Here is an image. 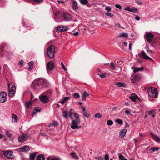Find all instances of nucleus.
<instances>
[{"label":"nucleus","mask_w":160,"mask_h":160,"mask_svg":"<svg viewBox=\"0 0 160 160\" xmlns=\"http://www.w3.org/2000/svg\"><path fill=\"white\" fill-rule=\"evenodd\" d=\"M49 86L48 82L45 79L40 78L34 80L32 82L31 87L32 89L38 88H44Z\"/></svg>","instance_id":"obj_1"},{"label":"nucleus","mask_w":160,"mask_h":160,"mask_svg":"<svg viewBox=\"0 0 160 160\" xmlns=\"http://www.w3.org/2000/svg\"><path fill=\"white\" fill-rule=\"evenodd\" d=\"M9 91L8 96L10 97H12L16 92V88L15 84L13 82H10L8 85Z\"/></svg>","instance_id":"obj_2"},{"label":"nucleus","mask_w":160,"mask_h":160,"mask_svg":"<svg viewBox=\"0 0 160 160\" xmlns=\"http://www.w3.org/2000/svg\"><path fill=\"white\" fill-rule=\"evenodd\" d=\"M148 93L149 96L152 98H156L158 95L157 90L154 87H151L148 88Z\"/></svg>","instance_id":"obj_3"},{"label":"nucleus","mask_w":160,"mask_h":160,"mask_svg":"<svg viewBox=\"0 0 160 160\" xmlns=\"http://www.w3.org/2000/svg\"><path fill=\"white\" fill-rule=\"evenodd\" d=\"M55 52V47L53 45H50L49 46L47 50V54L48 57L52 58L54 56Z\"/></svg>","instance_id":"obj_4"},{"label":"nucleus","mask_w":160,"mask_h":160,"mask_svg":"<svg viewBox=\"0 0 160 160\" xmlns=\"http://www.w3.org/2000/svg\"><path fill=\"white\" fill-rule=\"evenodd\" d=\"M7 99V94L5 92H0V102L2 103L5 102Z\"/></svg>","instance_id":"obj_5"},{"label":"nucleus","mask_w":160,"mask_h":160,"mask_svg":"<svg viewBox=\"0 0 160 160\" xmlns=\"http://www.w3.org/2000/svg\"><path fill=\"white\" fill-rule=\"evenodd\" d=\"M81 121H75L72 120L71 122L72 125H71V127L73 129H79L81 127L80 126H78V125L79 124Z\"/></svg>","instance_id":"obj_6"},{"label":"nucleus","mask_w":160,"mask_h":160,"mask_svg":"<svg viewBox=\"0 0 160 160\" xmlns=\"http://www.w3.org/2000/svg\"><path fill=\"white\" fill-rule=\"evenodd\" d=\"M55 67V65L54 62L52 61H50L48 62L46 65V69L48 72L49 70H52Z\"/></svg>","instance_id":"obj_7"},{"label":"nucleus","mask_w":160,"mask_h":160,"mask_svg":"<svg viewBox=\"0 0 160 160\" xmlns=\"http://www.w3.org/2000/svg\"><path fill=\"white\" fill-rule=\"evenodd\" d=\"M39 98L40 101L43 103H47L49 100V98L48 97L43 94L42 95L39 96Z\"/></svg>","instance_id":"obj_8"},{"label":"nucleus","mask_w":160,"mask_h":160,"mask_svg":"<svg viewBox=\"0 0 160 160\" xmlns=\"http://www.w3.org/2000/svg\"><path fill=\"white\" fill-rule=\"evenodd\" d=\"M12 153L13 152L11 151H7L4 152L3 155L8 158L11 159L14 158Z\"/></svg>","instance_id":"obj_9"},{"label":"nucleus","mask_w":160,"mask_h":160,"mask_svg":"<svg viewBox=\"0 0 160 160\" xmlns=\"http://www.w3.org/2000/svg\"><path fill=\"white\" fill-rule=\"evenodd\" d=\"M140 56L145 59L149 60L151 61L152 62H154V60L151 58L147 55L145 52L143 51H142L141 52Z\"/></svg>","instance_id":"obj_10"},{"label":"nucleus","mask_w":160,"mask_h":160,"mask_svg":"<svg viewBox=\"0 0 160 160\" xmlns=\"http://www.w3.org/2000/svg\"><path fill=\"white\" fill-rule=\"evenodd\" d=\"M68 26H58L57 28L56 31L58 32H61L68 30Z\"/></svg>","instance_id":"obj_11"},{"label":"nucleus","mask_w":160,"mask_h":160,"mask_svg":"<svg viewBox=\"0 0 160 160\" xmlns=\"http://www.w3.org/2000/svg\"><path fill=\"white\" fill-rule=\"evenodd\" d=\"M125 10H127L134 13H137L138 10V9L135 7H132V8H130L129 6H127L125 8Z\"/></svg>","instance_id":"obj_12"},{"label":"nucleus","mask_w":160,"mask_h":160,"mask_svg":"<svg viewBox=\"0 0 160 160\" xmlns=\"http://www.w3.org/2000/svg\"><path fill=\"white\" fill-rule=\"evenodd\" d=\"M28 137L27 134H23L22 136H19L18 138V140L19 142L24 141L27 140Z\"/></svg>","instance_id":"obj_13"},{"label":"nucleus","mask_w":160,"mask_h":160,"mask_svg":"<svg viewBox=\"0 0 160 160\" xmlns=\"http://www.w3.org/2000/svg\"><path fill=\"white\" fill-rule=\"evenodd\" d=\"M153 37V35L151 33H149L146 34V38L149 42L152 41Z\"/></svg>","instance_id":"obj_14"},{"label":"nucleus","mask_w":160,"mask_h":160,"mask_svg":"<svg viewBox=\"0 0 160 160\" xmlns=\"http://www.w3.org/2000/svg\"><path fill=\"white\" fill-rule=\"evenodd\" d=\"M62 17L65 20L69 21L71 20L72 17L71 15L68 13H64L63 14Z\"/></svg>","instance_id":"obj_15"},{"label":"nucleus","mask_w":160,"mask_h":160,"mask_svg":"<svg viewBox=\"0 0 160 160\" xmlns=\"http://www.w3.org/2000/svg\"><path fill=\"white\" fill-rule=\"evenodd\" d=\"M150 134L153 139L156 142H158L160 140V138L158 136L155 135L154 133L152 132H150Z\"/></svg>","instance_id":"obj_16"},{"label":"nucleus","mask_w":160,"mask_h":160,"mask_svg":"<svg viewBox=\"0 0 160 160\" xmlns=\"http://www.w3.org/2000/svg\"><path fill=\"white\" fill-rule=\"evenodd\" d=\"M72 8L74 10H77L78 8V3L75 0H72Z\"/></svg>","instance_id":"obj_17"},{"label":"nucleus","mask_w":160,"mask_h":160,"mask_svg":"<svg viewBox=\"0 0 160 160\" xmlns=\"http://www.w3.org/2000/svg\"><path fill=\"white\" fill-rule=\"evenodd\" d=\"M138 96L135 93H132L131 96L129 97V98L132 101L136 102V99L138 98Z\"/></svg>","instance_id":"obj_18"},{"label":"nucleus","mask_w":160,"mask_h":160,"mask_svg":"<svg viewBox=\"0 0 160 160\" xmlns=\"http://www.w3.org/2000/svg\"><path fill=\"white\" fill-rule=\"evenodd\" d=\"M127 130L126 129H124L123 130H122L120 132H119V136L121 138H123L126 135V133L127 132Z\"/></svg>","instance_id":"obj_19"},{"label":"nucleus","mask_w":160,"mask_h":160,"mask_svg":"<svg viewBox=\"0 0 160 160\" xmlns=\"http://www.w3.org/2000/svg\"><path fill=\"white\" fill-rule=\"evenodd\" d=\"M81 108L82 109L83 114L84 116L87 118L89 117V113L86 111L85 108L83 106H82Z\"/></svg>","instance_id":"obj_20"},{"label":"nucleus","mask_w":160,"mask_h":160,"mask_svg":"<svg viewBox=\"0 0 160 160\" xmlns=\"http://www.w3.org/2000/svg\"><path fill=\"white\" fill-rule=\"evenodd\" d=\"M38 152H32L30 154L29 158L30 160H34Z\"/></svg>","instance_id":"obj_21"},{"label":"nucleus","mask_w":160,"mask_h":160,"mask_svg":"<svg viewBox=\"0 0 160 160\" xmlns=\"http://www.w3.org/2000/svg\"><path fill=\"white\" fill-rule=\"evenodd\" d=\"M37 160H45V158L43 154H39L38 156L36 158Z\"/></svg>","instance_id":"obj_22"},{"label":"nucleus","mask_w":160,"mask_h":160,"mask_svg":"<svg viewBox=\"0 0 160 160\" xmlns=\"http://www.w3.org/2000/svg\"><path fill=\"white\" fill-rule=\"evenodd\" d=\"M21 149L23 152L28 151L30 150L29 147L27 146H22L21 148Z\"/></svg>","instance_id":"obj_23"},{"label":"nucleus","mask_w":160,"mask_h":160,"mask_svg":"<svg viewBox=\"0 0 160 160\" xmlns=\"http://www.w3.org/2000/svg\"><path fill=\"white\" fill-rule=\"evenodd\" d=\"M89 96V94H88L86 91H85L82 96V100L83 101L86 100V98L87 97Z\"/></svg>","instance_id":"obj_24"},{"label":"nucleus","mask_w":160,"mask_h":160,"mask_svg":"<svg viewBox=\"0 0 160 160\" xmlns=\"http://www.w3.org/2000/svg\"><path fill=\"white\" fill-rule=\"evenodd\" d=\"M25 107L26 108H30L32 106V103L31 101L26 102L25 104Z\"/></svg>","instance_id":"obj_25"},{"label":"nucleus","mask_w":160,"mask_h":160,"mask_svg":"<svg viewBox=\"0 0 160 160\" xmlns=\"http://www.w3.org/2000/svg\"><path fill=\"white\" fill-rule=\"evenodd\" d=\"M74 117L75 118V121H81L80 120L79 118V117L78 115L76 113H73ZM74 120V119L73 120Z\"/></svg>","instance_id":"obj_26"},{"label":"nucleus","mask_w":160,"mask_h":160,"mask_svg":"<svg viewBox=\"0 0 160 160\" xmlns=\"http://www.w3.org/2000/svg\"><path fill=\"white\" fill-rule=\"evenodd\" d=\"M118 38H122V37H124V38H128V36L127 34V33H121L118 36Z\"/></svg>","instance_id":"obj_27"},{"label":"nucleus","mask_w":160,"mask_h":160,"mask_svg":"<svg viewBox=\"0 0 160 160\" xmlns=\"http://www.w3.org/2000/svg\"><path fill=\"white\" fill-rule=\"evenodd\" d=\"M62 116L67 119L68 118V112L67 111L63 110L62 111Z\"/></svg>","instance_id":"obj_28"},{"label":"nucleus","mask_w":160,"mask_h":160,"mask_svg":"<svg viewBox=\"0 0 160 160\" xmlns=\"http://www.w3.org/2000/svg\"><path fill=\"white\" fill-rule=\"evenodd\" d=\"M116 85L119 87H123L125 86V84L122 82H117L116 83Z\"/></svg>","instance_id":"obj_29"},{"label":"nucleus","mask_w":160,"mask_h":160,"mask_svg":"<svg viewBox=\"0 0 160 160\" xmlns=\"http://www.w3.org/2000/svg\"><path fill=\"white\" fill-rule=\"evenodd\" d=\"M52 92V91L50 90H49L48 91H47L46 92H44L43 94L46 95V96L48 97L49 95H50L51 94V93Z\"/></svg>","instance_id":"obj_30"},{"label":"nucleus","mask_w":160,"mask_h":160,"mask_svg":"<svg viewBox=\"0 0 160 160\" xmlns=\"http://www.w3.org/2000/svg\"><path fill=\"white\" fill-rule=\"evenodd\" d=\"M69 98H70V97H64L63 98L62 101V102H61V103L62 104H63L65 102L67 101Z\"/></svg>","instance_id":"obj_31"},{"label":"nucleus","mask_w":160,"mask_h":160,"mask_svg":"<svg viewBox=\"0 0 160 160\" xmlns=\"http://www.w3.org/2000/svg\"><path fill=\"white\" fill-rule=\"evenodd\" d=\"M80 3L82 5H86L88 2L87 0H81Z\"/></svg>","instance_id":"obj_32"},{"label":"nucleus","mask_w":160,"mask_h":160,"mask_svg":"<svg viewBox=\"0 0 160 160\" xmlns=\"http://www.w3.org/2000/svg\"><path fill=\"white\" fill-rule=\"evenodd\" d=\"M115 122L118 123L120 125H122L123 124V121L119 119H117L115 120Z\"/></svg>","instance_id":"obj_33"},{"label":"nucleus","mask_w":160,"mask_h":160,"mask_svg":"<svg viewBox=\"0 0 160 160\" xmlns=\"http://www.w3.org/2000/svg\"><path fill=\"white\" fill-rule=\"evenodd\" d=\"M143 70V67H141L139 68H136L133 71L134 72H136L139 71H142Z\"/></svg>","instance_id":"obj_34"},{"label":"nucleus","mask_w":160,"mask_h":160,"mask_svg":"<svg viewBox=\"0 0 160 160\" xmlns=\"http://www.w3.org/2000/svg\"><path fill=\"white\" fill-rule=\"evenodd\" d=\"M12 119H13L15 122H17L18 121V118L17 115L14 114H12Z\"/></svg>","instance_id":"obj_35"},{"label":"nucleus","mask_w":160,"mask_h":160,"mask_svg":"<svg viewBox=\"0 0 160 160\" xmlns=\"http://www.w3.org/2000/svg\"><path fill=\"white\" fill-rule=\"evenodd\" d=\"M73 96L74 97V98L75 99H77L78 98L80 97V95L77 92L73 94Z\"/></svg>","instance_id":"obj_36"},{"label":"nucleus","mask_w":160,"mask_h":160,"mask_svg":"<svg viewBox=\"0 0 160 160\" xmlns=\"http://www.w3.org/2000/svg\"><path fill=\"white\" fill-rule=\"evenodd\" d=\"M4 49V46H0V55L1 56H2L3 54L2 52Z\"/></svg>","instance_id":"obj_37"},{"label":"nucleus","mask_w":160,"mask_h":160,"mask_svg":"<svg viewBox=\"0 0 160 160\" xmlns=\"http://www.w3.org/2000/svg\"><path fill=\"white\" fill-rule=\"evenodd\" d=\"M73 113L72 112V110H71L69 112V114L68 115V117L70 118L71 119H72V115L73 114Z\"/></svg>","instance_id":"obj_38"},{"label":"nucleus","mask_w":160,"mask_h":160,"mask_svg":"<svg viewBox=\"0 0 160 160\" xmlns=\"http://www.w3.org/2000/svg\"><path fill=\"white\" fill-rule=\"evenodd\" d=\"M110 66L111 67V69L112 70H114L116 68L115 65L113 64V62H111L110 63Z\"/></svg>","instance_id":"obj_39"},{"label":"nucleus","mask_w":160,"mask_h":160,"mask_svg":"<svg viewBox=\"0 0 160 160\" xmlns=\"http://www.w3.org/2000/svg\"><path fill=\"white\" fill-rule=\"evenodd\" d=\"M115 64H118L119 65H121L123 63V61H116V60H115Z\"/></svg>","instance_id":"obj_40"},{"label":"nucleus","mask_w":160,"mask_h":160,"mask_svg":"<svg viewBox=\"0 0 160 160\" xmlns=\"http://www.w3.org/2000/svg\"><path fill=\"white\" fill-rule=\"evenodd\" d=\"M95 117L97 118H101L102 117V116L100 113H97L95 114Z\"/></svg>","instance_id":"obj_41"},{"label":"nucleus","mask_w":160,"mask_h":160,"mask_svg":"<svg viewBox=\"0 0 160 160\" xmlns=\"http://www.w3.org/2000/svg\"><path fill=\"white\" fill-rule=\"evenodd\" d=\"M39 111H40V109L39 108H35L33 112L32 116H33L35 114V113H36V112Z\"/></svg>","instance_id":"obj_42"},{"label":"nucleus","mask_w":160,"mask_h":160,"mask_svg":"<svg viewBox=\"0 0 160 160\" xmlns=\"http://www.w3.org/2000/svg\"><path fill=\"white\" fill-rule=\"evenodd\" d=\"M34 2L37 3H40L41 2H42L43 1V0H32Z\"/></svg>","instance_id":"obj_43"},{"label":"nucleus","mask_w":160,"mask_h":160,"mask_svg":"<svg viewBox=\"0 0 160 160\" xmlns=\"http://www.w3.org/2000/svg\"><path fill=\"white\" fill-rule=\"evenodd\" d=\"M113 123V122L111 120H108L107 121V125H108L110 126Z\"/></svg>","instance_id":"obj_44"},{"label":"nucleus","mask_w":160,"mask_h":160,"mask_svg":"<svg viewBox=\"0 0 160 160\" xmlns=\"http://www.w3.org/2000/svg\"><path fill=\"white\" fill-rule=\"evenodd\" d=\"M140 78L138 76H135L134 77V79H135V81H136V82H137L139 81Z\"/></svg>","instance_id":"obj_45"},{"label":"nucleus","mask_w":160,"mask_h":160,"mask_svg":"<svg viewBox=\"0 0 160 160\" xmlns=\"http://www.w3.org/2000/svg\"><path fill=\"white\" fill-rule=\"evenodd\" d=\"M106 73H102L100 75H99V76L101 78H104L106 77Z\"/></svg>","instance_id":"obj_46"},{"label":"nucleus","mask_w":160,"mask_h":160,"mask_svg":"<svg viewBox=\"0 0 160 160\" xmlns=\"http://www.w3.org/2000/svg\"><path fill=\"white\" fill-rule=\"evenodd\" d=\"M6 134L10 138H11L12 137V135L8 131H6Z\"/></svg>","instance_id":"obj_47"},{"label":"nucleus","mask_w":160,"mask_h":160,"mask_svg":"<svg viewBox=\"0 0 160 160\" xmlns=\"http://www.w3.org/2000/svg\"><path fill=\"white\" fill-rule=\"evenodd\" d=\"M105 10L108 12H110L111 10V8L109 6H106L105 7Z\"/></svg>","instance_id":"obj_48"},{"label":"nucleus","mask_w":160,"mask_h":160,"mask_svg":"<svg viewBox=\"0 0 160 160\" xmlns=\"http://www.w3.org/2000/svg\"><path fill=\"white\" fill-rule=\"evenodd\" d=\"M159 149V148H154L152 147L151 148V149L152 150L153 152L155 151H158Z\"/></svg>","instance_id":"obj_49"},{"label":"nucleus","mask_w":160,"mask_h":160,"mask_svg":"<svg viewBox=\"0 0 160 160\" xmlns=\"http://www.w3.org/2000/svg\"><path fill=\"white\" fill-rule=\"evenodd\" d=\"M47 160H60V159L57 158H54L52 159H50L49 157H48Z\"/></svg>","instance_id":"obj_50"},{"label":"nucleus","mask_w":160,"mask_h":160,"mask_svg":"<svg viewBox=\"0 0 160 160\" xmlns=\"http://www.w3.org/2000/svg\"><path fill=\"white\" fill-rule=\"evenodd\" d=\"M124 156L121 154H119V155L118 158L120 160H122L124 159Z\"/></svg>","instance_id":"obj_51"},{"label":"nucleus","mask_w":160,"mask_h":160,"mask_svg":"<svg viewBox=\"0 0 160 160\" xmlns=\"http://www.w3.org/2000/svg\"><path fill=\"white\" fill-rule=\"evenodd\" d=\"M115 6L116 8L119 9L120 10H121L122 9V7L119 5L116 4L115 5Z\"/></svg>","instance_id":"obj_52"},{"label":"nucleus","mask_w":160,"mask_h":160,"mask_svg":"<svg viewBox=\"0 0 160 160\" xmlns=\"http://www.w3.org/2000/svg\"><path fill=\"white\" fill-rule=\"evenodd\" d=\"M106 15L108 16H110V17H112L113 16V15L112 14L108 12H107L106 13Z\"/></svg>","instance_id":"obj_53"},{"label":"nucleus","mask_w":160,"mask_h":160,"mask_svg":"<svg viewBox=\"0 0 160 160\" xmlns=\"http://www.w3.org/2000/svg\"><path fill=\"white\" fill-rule=\"evenodd\" d=\"M61 65L62 66V68L65 71L67 69L65 68V66L64 65V64L62 62H61Z\"/></svg>","instance_id":"obj_54"},{"label":"nucleus","mask_w":160,"mask_h":160,"mask_svg":"<svg viewBox=\"0 0 160 160\" xmlns=\"http://www.w3.org/2000/svg\"><path fill=\"white\" fill-rule=\"evenodd\" d=\"M135 2L139 5H141L142 4V3L138 0H136L135 1Z\"/></svg>","instance_id":"obj_55"},{"label":"nucleus","mask_w":160,"mask_h":160,"mask_svg":"<svg viewBox=\"0 0 160 160\" xmlns=\"http://www.w3.org/2000/svg\"><path fill=\"white\" fill-rule=\"evenodd\" d=\"M33 64L34 62L33 61H30L28 63V65L29 66H32V67Z\"/></svg>","instance_id":"obj_56"},{"label":"nucleus","mask_w":160,"mask_h":160,"mask_svg":"<svg viewBox=\"0 0 160 160\" xmlns=\"http://www.w3.org/2000/svg\"><path fill=\"white\" fill-rule=\"evenodd\" d=\"M147 52L148 53H153V51L152 50H150L149 48H147Z\"/></svg>","instance_id":"obj_57"},{"label":"nucleus","mask_w":160,"mask_h":160,"mask_svg":"<svg viewBox=\"0 0 160 160\" xmlns=\"http://www.w3.org/2000/svg\"><path fill=\"white\" fill-rule=\"evenodd\" d=\"M24 61L21 60L19 62V64L21 65V66H22L23 65Z\"/></svg>","instance_id":"obj_58"},{"label":"nucleus","mask_w":160,"mask_h":160,"mask_svg":"<svg viewBox=\"0 0 160 160\" xmlns=\"http://www.w3.org/2000/svg\"><path fill=\"white\" fill-rule=\"evenodd\" d=\"M109 155L108 154H106L105 156V160H109Z\"/></svg>","instance_id":"obj_59"},{"label":"nucleus","mask_w":160,"mask_h":160,"mask_svg":"<svg viewBox=\"0 0 160 160\" xmlns=\"http://www.w3.org/2000/svg\"><path fill=\"white\" fill-rule=\"evenodd\" d=\"M154 110H152V111H150L148 112V114L150 115H151L153 113V112H154Z\"/></svg>","instance_id":"obj_60"},{"label":"nucleus","mask_w":160,"mask_h":160,"mask_svg":"<svg viewBox=\"0 0 160 160\" xmlns=\"http://www.w3.org/2000/svg\"><path fill=\"white\" fill-rule=\"evenodd\" d=\"M125 112V113L127 115H129L130 113V112L128 110H126Z\"/></svg>","instance_id":"obj_61"},{"label":"nucleus","mask_w":160,"mask_h":160,"mask_svg":"<svg viewBox=\"0 0 160 160\" xmlns=\"http://www.w3.org/2000/svg\"><path fill=\"white\" fill-rule=\"evenodd\" d=\"M70 154L73 158H74V157L76 155L75 153L73 152H72Z\"/></svg>","instance_id":"obj_62"},{"label":"nucleus","mask_w":160,"mask_h":160,"mask_svg":"<svg viewBox=\"0 0 160 160\" xmlns=\"http://www.w3.org/2000/svg\"><path fill=\"white\" fill-rule=\"evenodd\" d=\"M40 134L42 136H47V134L45 132H40Z\"/></svg>","instance_id":"obj_63"},{"label":"nucleus","mask_w":160,"mask_h":160,"mask_svg":"<svg viewBox=\"0 0 160 160\" xmlns=\"http://www.w3.org/2000/svg\"><path fill=\"white\" fill-rule=\"evenodd\" d=\"M72 34V35H73L76 36H77L79 35L78 32H77L73 33Z\"/></svg>","instance_id":"obj_64"}]
</instances>
